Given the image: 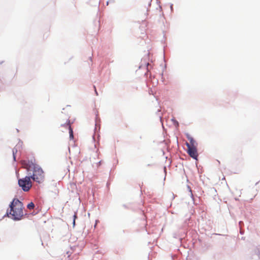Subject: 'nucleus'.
<instances>
[{
  "instance_id": "nucleus-1",
  "label": "nucleus",
  "mask_w": 260,
  "mask_h": 260,
  "mask_svg": "<svg viewBox=\"0 0 260 260\" xmlns=\"http://www.w3.org/2000/svg\"><path fill=\"white\" fill-rule=\"evenodd\" d=\"M21 165L23 168L26 169L27 171H32V173H29L30 179L39 184L44 181V172L41 167L36 163L35 159L34 160H22Z\"/></svg>"
},
{
  "instance_id": "nucleus-2",
  "label": "nucleus",
  "mask_w": 260,
  "mask_h": 260,
  "mask_svg": "<svg viewBox=\"0 0 260 260\" xmlns=\"http://www.w3.org/2000/svg\"><path fill=\"white\" fill-rule=\"evenodd\" d=\"M23 205L17 199H14L10 205V210H8V216L15 220H20L23 216Z\"/></svg>"
},
{
  "instance_id": "nucleus-3",
  "label": "nucleus",
  "mask_w": 260,
  "mask_h": 260,
  "mask_svg": "<svg viewBox=\"0 0 260 260\" xmlns=\"http://www.w3.org/2000/svg\"><path fill=\"white\" fill-rule=\"evenodd\" d=\"M18 184L24 191H28L32 187V182L29 176H25L24 178L18 180Z\"/></svg>"
},
{
  "instance_id": "nucleus-4",
  "label": "nucleus",
  "mask_w": 260,
  "mask_h": 260,
  "mask_svg": "<svg viewBox=\"0 0 260 260\" xmlns=\"http://www.w3.org/2000/svg\"><path fill=\"white\" fill-rule=\"evenodd\" d=\"M186 145L187 147V152L189 156L193 159L197 160L198 153L197 147H190L188 144V142L186 143Z\"/></svg>"
},
{
  "instance_id": "nucleus-5",
  "label": "nucleus",
  "mask_w": 260,
  "mask_h": 260,
  "mask_svg": "<svg viewBox=\"0 0 260 260\" xmlns=\"http://www.w3.org/2000/svg\"><path fill=\"white\" fill-rule=\"evenodd\" d=\"M186 137L189 141V143H188V144L190 147H197V143L196 141L193 139V138L190 136L189 134H187Z\"/></svg>"
},
{
  "instance_id": "nucleus-6",
  "label": "nucleus",
  "mask_w": 260,
  "mask_h": 260,
  "mask_svg": "<svg viewBox=\"0 0 260 260\" xmlns=\"http://www.w3.org/2000/svg\"><path fill=\"white\" fill-rule=\"evenodd\" d=\"M65 125L68 127L69 129V134H70V139L71 140H73L74 138V135H73V131L71 126V125L70 124V122L69 121L68 123H66Z\"/></svg>"
},
{
  "instance_id": "nucleus-7",
  "label": "nucleus",
  "mask_w": 260,
  "mask_h": 260,
  "mask_svg": "<svg viewBox=\"0 0 260 260\" xmlns=\"http://www.w3.org/2000/svg\"><path fill=\"white\" fill-rule=\"evenodd\" d=\"M27 208L29 210L33 209L35 208V204L32 202H30L27 205Z\"/></svg>"
},
{
  "instance_id": "nucleus-8",
  "label": "nucleus",
  "mask_w": 260,
  "mask_h": 260,
  "mask_svg": "<svg viewBox=\"0 0 260 260\" xmlns=\"http://www.w3.org/2000/svg\"><path fill=\"white\" fill-rule=\"evenodd\" d=\"M17 152V149H16V148L13 149L12 153H13V158H14V160H15V158H16L15 154H16Z\"/></svg>"
},
{
  "instance_id": "nucleus-9",
  "label": "nucleus",
  "mask_w": 260,
  "mask_h": 260,
  "mask_svg": "<svg viewBox=\"0 0 260 260\" xmlns=\"http://www.w3.org/2000/svg\"><path fill=\"white\" fill-rule=\"evenodd\" d=\"M74 219H73V226H75V220L77 218V214L76 213H75L74 215Z\"/></svg>"
},
{
  "instance_id": "nucleus-10",
  "label": "nucleus",
  "mask_w": 260,
  "mask_h": 260,
  "mask_svg": "<svg viewBox=\"0 0 260 260\" xmlns=\"http://www.w3.org/2000/svg\"><path fill=\"white\" fill-rule=\"evenodd\" d=\"M94 89H95V93H96V95H98V92H97V91H96V88H95V86H94Z\"/></svg>"
}]
</instances>
